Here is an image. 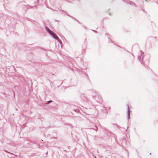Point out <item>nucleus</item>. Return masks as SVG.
Returning <instances> with one entry per match:
<instances>
[{
    "label": "nucleus",
    "instance_id": "obj_1",
    "mask_svg": "<svg viewBox=\"0 0 158 158\" xmlns=\"http://www.w3.org/2000/svg\"><path fill=\"white\" fill-rule=\"evenodd\" d=\"M50 34L51 35L54 39H55L56 40H58V41L60 43L61 41L58 40L59 38L55 33L53 31H52L51 32V33Z\"/></svg>",
    "mask_w": 158,
    "mask_h": 158
},
{
    "label": "nucleus",
    "instance_id": "obj_2",
    "mask_svg": "<svg viewBox=\"0 0 158 158\" xmlns=\"http://www.w3.org/2000/svg\"><path fill=\"white\" fill-rule=\"evenodd\" d=\"M127 114H128V118H129V115H130V113H129V107H128V105H127Z\"/></svg>",
    "mask_w": 158,
    "mask_h": 158
},
{
    "label": "nucleus",
    "instance_id": "obj_3",
    "mask_svg": "<svg viewBox=\"0 0 158 158\" xmlns=\"http://www.w3.org/2000/svg\"><path fill=\"white\" fill-rule=\"evenodd\" d=\"M47 31L50 34L51 33V32H52L48 28L46 27Z\"/></svg>",
    "mask_w": 158,
    "mask_h": 158
},
{
    "label": "nucleus",
    "instance_id": "obj_4",
    "mask_svg": "<svg viewBox=\"0 0 158 158\" xmlns=\"http://www.w3.org/2000/svg\"><path fill=\"white\" fill-rule=\"evenodd\" d=\"M93 129L96 131H97L98 130V127L96 126H95Z\"/></svg>",
    "mask_w": 158,
    "mask_h": 158
},
{
    "label": "nucleus",
    "instance_id": "obj_5",
    "mask_svg": "<svg viewBox=\"0 0 158 158\" xmlns=\"http://www.w3.org/2000/svg\"><path fill=\"white\" fill-rule=\"evenodd\" d=\"M52 102V100H51V101H48L47 102H48V103H49V102Z\"/></svg>",
    "mask_w": 158,
    "mask_h": 158
}]
</instances>
